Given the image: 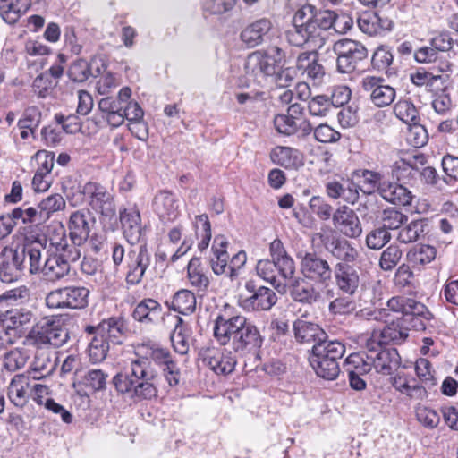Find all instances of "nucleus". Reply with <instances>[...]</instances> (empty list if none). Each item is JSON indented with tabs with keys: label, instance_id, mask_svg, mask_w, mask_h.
Listing matches in <instances>:
<instances>
[{
	"label": "nucleus",
	"instance_id": "obj_1",
	"mask_svg": "<svg viewBox=\"0 0 458 458\" xmlns=\"http://www.w3.org/2000/svg\"><path fill=\"white\" fill-rule=\"evenodd\" d=\"M144 348V355L132 360L124 372L116 374L113 378L117 392L130 394L131 397L138 400H150L157 394L155 385L157 372L150 360L164 368L174 363L168 349L156 344L145 345Z\"/></svg>",
	"mask_w": 458,
	"mask_h": 458
},
{
	"label": "nucleus",
	"instance_id": "obj_2",
	"mask_svg": "<svg viewBox=\"0 0 458 458\" xmlns=\"http://www.w3.org/2000/svg\"><path fill=\"white\" fill-rule=\"evenodd\" d=\"M214 337L242 355L257 352L263 344L258 327L242 315L219 314L214 321Z\"/></svg>",
	"mask_w": 458,
	"mask_h": 458
},
{
	"label": "nucleus",
	"instance_id": "obj_3",
	"mask_svg": "<svg viewBox=\"0 0 458 458\" xmlns=\"http://www.w3.org/2000/svg\"><path fill=\"white\" fill-rule=\"evenodd\" d=\"M81 249L69 245L63 232L58 240H50L49 248L46 250L42 276L48 281L56 282L71 273V263L79 260Z\"/></svg>",
	"mask_w": 458,
	"mask_h": 458
},
{
	"label": "nucleus",
	"instance_id": "obj_4",
	"mask_svg": "<svg viewBox=\"0 0 458 458\" xmlns=\"http://www.w3.org/2000/svg\"><path fill=\"white\" fill-rule=\"evenodd\" d=\"M285 53L277 46H270L266 50L255 51L247 56L246 74L258 83L267 76H272L284 65Z\"/></svg>",
	"mask_w": 458,
	"mask_h": 458
},
{
	"label": "nucleus",
	"instance_id": "obj_5",
	"mask_svg": "<svg viewBox=\"0 0 458 458\" xmlns=\"http://www.w3.org/2000/svg\"><path fill=\"white\" fill-rule=\"evenodd\" d=\"M26 339L37 346L49 344L61 347L68 341L69 332L61 318L49 317L38 322L29 332Z\"/></svg>",
	"mask_w": 458,
	"mask_h": 458
},
{
	"label": "nucleus",
	"instance_id": "obj_6",
	"mask_svg": "<svg viewBox=\"0 0 458 458\" xmlns=\"http://www.w3.org/2000/svg\"><path fill=\"white\" fill-rule=\"evenodd\" d=\"M89 290L84 286H66L51 291L46 296L50 309H83L89 303Z\"/></svg>",
	"mask_w": 458,
	"mask_h": 458
},
{
	"label": "nucleus",
	"instance_id": "obj_7",
	"mask_svg": "<svg viewBox=\"0 0 458 458\" xmlns=\"http://www.w3.org/2000/svg\"><path fill=\"white\" fill-rule=\"evenodd\" d=\"M333 50L337 55V70L342 73L353 72L368 56V50L361 43L348 38L336 41Z\"/></svg>",
	"mask_w": 458,
	"mask_h": 458
},
{
	"label": "nucleus",
	"instance_id": "obj_8",
	"mask_svg": "<svg viewBox=\"0 0 458 458\" xmlns=\"http://www.w3.org/2000/svg\"><path fill=\"white\" fill-rule=\"evenodd\" d=\"M244 288L248 294H241L239 301L245 310H269L277 301V296L272 289L258 285L254 280H248Z\"/></svg>",
	"mask_w": 458,
	"mask_h": 458
},
{
	"label": "nucleus",
	"instance_id": "obj_9",
	"mask_svg": "<svg viewBox=\"0 0 458 458\" xmlns=\"http://www.w3.org/2000/svg\"><path fill=\"white\" fill-rule=\"evenodd\" d=\"M382 345L375 338H368L365 348L376 371L390 375L400 366L401 357L395 348H383Z\"/></svg>",
	"mask_w": 458,
	"mask_h": 458
},
{
	"label": "nucleus",
	"instance_id": "obj_10",
	"mask_svg": "<svg viewBox=\"0 0 458 458\" xmlns=\"http://www.w3.org/2000/svg\"><path fill=\"white\" fill-rule=\"evenodd\" d=\"M81 193L87 199L89 206L103 217L112 219L115 216L114 198L105 186L95 182H88L82 187Z\"/></svg>",
	"mask_w": 458,
	"mask_h": 458
},
{
	"label": "nucleus",
	"instance_id": "obj_11",
	"mask_svg": "<svg viewBox=\"0 0 458 458\" xmlns=\"http://www.w3.org/2000/svg\"><path fill=\"white\" fill-rule=\"evenodd\" d=\"M151 254L146 244L131 248L125 258V281L130 285L139 284L150 266Z\"/></svg>",
	"mask_w": 458,
	"mask_h": 458
},
{
	"label": "nucleus",
	"instance_id": "obj_12",
	"mask_svg": "<svg viewBox=\"0 0 458 458\" xmlns=\"http://www.w3.org/2000/svg\"><path fill=\"white\" fill-rule=\"evenodd\" d=\"M301 273L304 278L327 285L333 278L328 261L316 252H306L301 259Z\"/></svg>",
	"mask_w": 458,
	"mask_h": 458
},
{
	"label": "nucleus",
	"instance_id": "obj_13",
	"mask_svg": "<svg viewBox=\"0 0 458 458\" xmlns=\"http://www.w3.org/2000/svg\"><path fill=\"white\" fill-rule=\"evenodd\" d=\"M25 268V254L18 249L5 247L0 253V280L12 283L19 280Z\"/></svg>",
	"mask_w": 458,
	"mask_h": 458
},
{
	"label": "nucleus",
	"instance_id": "obj_14",
	"mask_svg": "<svg viewBox=\"0 0 458 458\" xmlns=\"http://www.w3.org/2000/svg\"><path fill=\"white\" fill-rule=\"evenodd\" d=\"M131 97V89L129 87H123L120 89L117 98L106 97L99 100L98 109L101 112L102 118L112 127H118L123 124V106Z\"/></svg>",
	"mask_w": 458,
	"mask_h": 458
},
{
	"label": "nucleus",
	"instance_id": "obj_15",
	"mask_svg": "<svg viewBox=\"0 0 458 458\" xmlns=\"http://www.w3.org/2000/svg\"><path fill=\"white\" fill-rule=\"evenodd\" d=\"M94 218L89 209H80L71 214L68 230L71 243L80 249L89 239Z\"/></svg>",
	"mask_w": 458,
	"mask_h": 458
},
{
	"label": "nucleus",
	"instance_id": "obj_16",
	"mask_svg": "<svg viewBox=\"0 0 458 458\" xmlns=\"http://www.w3.org/2000/svg\"><path fill=\"white\" fill-rule=\"evenodd\" d=\"M385 79L376 76H365L361 81V88L369 94L372 103L378 107L388 106L395 98V89L385 83Z\"/></svg>",
	"mask_w": 458,
	"mask_h": 458
},
{
	"label": "nucleus",
	"instance_id": "obj_17",
	"mask_svg": "<svg viewBox=\"0 0 458 458\" xmlns=\"http://www.w3.org/2000/svg\"><path fill=\"white\" fill-rule=\"evenodd\" d=\"M386 323L382 330H374L369 338H375L381 344H400L407 339L409 324L405 318H395L391 321L386 319Z\"/></svg>",
	"mask_w": 458,
	"mask_h": 458
},
{
	"label": "nucleus",
	"instance_id": "obj_18",
	"mask_svg": "<svg viewBox=\"0 0 458 458\" xmlns=\"http://www.w3.org/2000/svg\"><path fill=\"white\" fill-rule=\"evenodd\" d=\"M287 42L294 47L310 49L321 48L325 44V38H318L313 25H294L285 32Z\"/></svg>",
	"mask_w": 458,
	"mask_h": 458
},
{
	"label": "nucleus",
	"instance_id": "obj_19",
	"mask_svg": "<svg viewBox=\"0 0 458 458\" xmlns=\"http://www.w3.org/2000/svg\"><path fill=\"white\" fill-rule=\"evenodd\" d=\"M126 330L123 318L115 317L104 319L97 327L88 326L86 327V332L106 338L109 344H121Z\"/></svg>",
	"mask_w": 458,
	"mask_h": 458
},
{
	"label": "nucleus",
	"instance_id": "obj_20",
	"mask_svg": "<svg viewBox=\"0 0 458 458\" xmlns=\"http://www.w3.org/2000/svg\"><path fill=\"white\" fill-rule=\"evenodd\" d=\"M335 227L348 238H358L362 233V225L359 216L352 208L343 206L333 214Z\"/></svg>",
	"mask_w": 458,
	"mask_h": 458
},
{
	"label": "nucleus",
	"instance_id": "obj_21",
	"mask_svg": "<svg viewBox=\"0 0 458 458\" xmlns=\"http://www.w3.org/2000/svg\"><path fill=\"white\" fill-rule=\"evenodd\" d=\"M335 285L340 291L353 295L360 286V275L351 265L345 262H337L333 268Z\"/></svg>",
	"mask_w": 458,
	"mask_h": 458
},
{
	"label": "nucleus",
	"instance_id": "obj_22",
	"mask_svg": "<svg viewBox=\"0 0 458 458\" xmlns=\"http://www.w3.org/2000/svg\"><path fill=\"white\" fill-rule=\"evenodd\" d=\"M323 244L327 252H329L338 262L354 263L359 258V250L352 242L344 238L327 237L323 240Z\"/></svg>",
	"mask_w": 458,
	"mask_h": 458
},
{
	"label": "nucleus",
	"instance_id": "obj_23",
	"mask_svg": "<svg viewBox=\"0 0 458 458\" xmlns=\"http://www.w3.org/2000/svg\"><path fill=\"white\" fill-rule=\"evenodd\" d=\"M450 69L451 64L448 62L444 63L439 67L441 74L420 69L411 74V81L414 85L418 87L425 86L428 90H433L434 88H436V89H442L448 81L449 76L446 72H449Z\"/></svg>",
	"mask_w": 458,
	"mask_h": 458
},
{
	"label": "nucleus",
	"instance_id": "obj_24",
	"mask_svg": "<svg viewBox=\"0 0 458 458\" xmlns=\"http://www.w3.org/2000/svg\"><path fill=\"white\" fill-rule=\"evenodd\" d=\"M269 256L280 268L279 276L284 281L291 280L295 273V263L280 239L276 238L270 242Z\"/></svg>",
	"mask_w": 458,
	"mask_h": 458
},
{
	"label": "nucleus",
	"instance_id": "obj_25",
	"mask_svg": "<svg viewBox=\"0 0 458 458\" xmlns=\"http://www.w3.org/2000/svg\"><path fill=\"white\" fill-rule=\"evenodd\" d=\"M327 195L333 199H341L349 204H354L359 200V186L349 179L332 180L326 183Z\"/></svg>",
	"mask_w": 458,
	"mask_h": 458
},
{
	"label": "nucleus",
	"instance_id": "obj_26",
	"mask_svg": "<svg viewBox=\"0 0 458 458\" xmlns=\"http://www.w3.org/2000/svg\"><path fill=\"white\" fill-rule=\"evenodd\" d=\"M120 222L123 236L127 242L131 245L139 242L143 230L139 209L136 208H130L121 210Z\"/></svg>",
	"mask_w": 458,
	"mask_h": 458
},
{
	"label": "nucleus",
	"instance_id": "obj_27",
	"mask_svg": "<svg viewBox=\"0 0 458 458\" xmlns=\"http://www.w3.org/2000/svg\"><path fill=\"white\" fill-rule=\"evenodd\" d=\"M357 23L360 30L369 36L389 31L393 26V21L388 17L373 11L361 13L357 19Z\"/></svg>",
	"mask_w": 458,
	"mask_h": 458
},
{
	"label": "nucleus",
	"instance_id": "obj_28",
	"mask_svg": "<svg viewBox=\"0 0 458 458\" xmlns=\"http://www.w3.org/2000/svg\"><path fill=\"white\" fill-rule=\"evenodd\" d=\"M306 278H293L286 280L289 284L290 294L293 301L303 304L312 305L321 299L320 292Z\"/></svg>",
	"mask_w": 458,
	"mask_h": 458
},
{
	"label": "nucleus",
	"instance_id": "obj_29",
	"mask_svg": "<svg viewBox=\"0 0 458 458\" xmlns=\"http://www.w3.org/2000/svg\"><path fill=\"white\" fill-rule=\"evenodd\" d=\"M272 29L269 19H259L244 28L240 38L248 47H255L266 40Z\"/></svg>",
	"mask_w": 458,
	"mask_h": 458
},
{
	"label": "nucleus",
	"instance_id": "obj_30",
	"mask_svg": "<svg viewBox=\"0 0 458 458\" xmlns=\"http://www.w3.org/2000/svg\"><path fill=\"white\" fill-rule=\"evenodd\" d=\"M203 361L218 375L231 374L235 368L236 359L230 352H221L216 349L208 350L205 352Z\"/></svg>",
	"mask_w": 458,
	"mask_h": 458
},
{
	"label": "nucleus",
	"instance_id": "obj_31",
	"mask_svg": "<svg viewBox=\"0 0 458 458\" xmlns=\"http://www.w3.org/2000/svg\"><path fill=\"white\" fill-rule=\"evenodd\" d=\"M174 195L166 191L157 193L153 201L154 210L163 222H171L179 216V205Z\"/></svg>",
	"mask_w": 458,
	"mask_h": 458
},
{
	"label": "nucleus",
	"instance_id": "obj_32",
	"mask_svg": "<svg viewBox=\"0 0 458 458\" xmlns=\"http://www.w3.org/2000/svg\"><path fill=\"white\" fill-rule=\"evenodd\" d=\"M295 339L300 343H319L322 339L327 338L326 332L318 325L312 322L299 318L293 323Z\"/></svg>",
	"mask_w": 458,
	"mask_h": 458
},
{
	"label": "nucleus",
	"instance_id": "obj_33",
	"mask_svg": "<svg viewBox=\"0 0 458 458\" xmlns=\"http://www.w3.org/2000/svg\"><path fill=\"white\" fill-rule=\"evenodd\" d=\"M31 386L28 377L19 374L11 380L7 388V396L16 407L23 408L28 403V392Z\"/></svg>",
	"mask_w": 458,
	"mask_h": 458
},
{
	"label": "nucleus",
	"instance_id": "obj_34",
	"mask_svg": "<svg viewBox=\"0 0 458 458\" xmlns=\"http://www.w3.org/2000/svg\"><path fill=\"white\" fill-rule=\"evenodd\" d=\"M345 353V345L338 340L322 339L321 342L314 344L312 355L318 359H325L337 361Z\"/></svg>",
	"mask_w": 458,
	"mask_h": 458
},
{
	"label": "nucleus",
	"instance_id": "obj_35",
	"mask_svg": "<svg viewBox=\"0 0 458 458\" xmlns=\"http://www.w3.org/2000/svg\"><path fill=\"white\" fill-rule=\"evenodd\" d=\"M279 269L277 264L270 259H259L256 265L257 275L281 292L284 290L287 283L279 276Z\"/></svg>",
	"mask_w": 458,
	"mask_h": 458
},
{
	"label": "nucleus",
	"instance_id": "obj_36",
	"mask_svg": "<svg viewBox=\"0 0 458 458\" xmlns=\"http://www.w3.org/2000/svg\"><path fill=\"white\" fill-rule=\"evenodd\" d=\"M380 196L388 202L402 206L410 205L412 200L411 192L407 188L387 181L380 188Z\"/></svg>",
	"mask_w": 458,
	"mask_h": 458
},
{
	"label": "nucleus",
	"instance_id": "obj_37",
	"mask_svg": "<svg viewBox=\"0 0 458 458\" xmlns=\"http://www.w3.org/2000/svg\"><path fill=\"white\" fill-rule=\"evenodd\" d=\"M122 116L123 123L126 119L131 125H133L129 127L131 133L135 134L137 138L143 140L144 137L139 134V131H140V128L142 127L145 135H147V133L146 126L141 124L144 112L140 106L136 101H131L130 98L123 106Z\"/></svg>",
	"mask_w": 458,
	"mask_h": 458
},
{
	"label": "nucleus",
	"instance_id": "obj_38",
	"mask_svg": "<svg viewBox=\"0 0 458 458\" xmlns=\"http://www.w3.org/2000/svg\"><path fill=\"white\" fill-rule=\"evenodd\" d=\"M162 313L161 305L156 300L148 298L136 305L132 317L139 322L152 323L158 319Z\"/></svg>",
	"mask_w": 458,
	"mask_h": 458
},
{
	"label": "nucleus",
	"instance_id": "obj_39",
	"mask_svg": "<svg viewBox=\"0 0 458 458\" xmlns=\"http://www.w3.org/2000/svg\"><path fill=\"white\" fill-rule=\"evenodd\" d=\"M428 221L426 219H416L412 220L404 226H401L397 240L401 243H411L420 240L427 234Z\"/></svg>",
	"mask_w": 458,
	"mask_h": 458
},
{
	"label": "nucleus",
	"instance_id": "obj_40",
	"mask_svg": "<svg viewBox=\"0 0 458 458\" xmlns=\"http://www.w3.org/2000/svg\"><path fill=\"white\" fill-rule=\"evenodd\" d=\"M46 247L40 242H31L22 248L20 252L25 254V259L28 258L29 260V271L31 275L41 274L43 271L44 261H43V251Z\"/></svg>",
	"mask_w": 458,
	"mask_h": 458
},
{
	"label": "nucleus",
	"instance_id": "obj_41",
	"mask_svg": "<svg viewBox=\"0 0 458 458\" xmlns=\"http://www.w3.org/2000/svg\"><path fill=\"white\" fill-rule=\"evenodd\" d=\"M298 154V150L293 148L277 146L271 151L270 158L284 168H296L301 164Z\"/></svg>",
	"mask_w": 458,
	"mask_h": 458
},
{
	"label": "nucleus",
	"instance_id": "obj_42",
	"mask_svg": "<svg viewBox=\"0 0 458 458\" xmlns=\"http://www.w3.org/2000/svg\"><path fill=\"white\" fill-rule=\"evenodd\" d=\"M169 309L181 314L192 313L196 309V297L189 290H180L173 297L171 302L166 301Z\"/></svg>",
	"mask_w": 458,
	"mask_h": 458
},
{
	"label": "nucleus",
	"instance_id": "obj_43",
	"mask_svg": "<svg viewBox=\"0 0 458 458\" xmlns=\"http://www.w3.org/2000/svg\"><path fill=\"white\" fill-rule=\"evenodd\" d=\"M394 114L408 125L420 122L419 110L409 98L399 99L394 106Z\"/></svg>",
	"mask_w": 458,
	"mask_h": 458
},
{
	"label": "nucleus",
	"instance_id": "obj_44",
	"mask_svg": "<svg viewBox=\"0 0 458 458\" xmlns=\"http://www.w3.org/2000/svg\"><path fill=\"white\" fill-rule=\"evenodd\" d=\"M187 276L190 284L199 291H206L209 285V278L204 271V267L200 264L198 258L190 260L187 267Z\"/></svg>",
	"mask_w": 458,
	"mask_h": 458
},
{
	"label": "nucleus",
	"instance_id": "obj_45",
	"mask_svg": "<svg viewBox=\"0 0 458 458\" xmlns=\"http://www.w3.org/2000/svg\"><path fill=\"white\" fill-rule=\"evenodd\" d=\"M30 6V0H11L0 6V15L9 24L15 23Z\"/></svg>",
	"mask_w": 458,
	"mask_h": 458
},
{
	"label": "nucleus",
	"instance_id": "obj_46",
	"mask_svg": "<svg viewBox=\"0 0 458 458\" xmlns=\"http://www.w3.org/2000/svg\"><path fill=\"white\" fill-rule=\"evenodd\" d=\"M436 255L437 250L433 246L421 244L410 250L406 254V259L413 267H417L430 263L435 259Z\"/></svg>",
	"mask_w": 458,
	"mask_h": 458
},
{
	"label": "nucleus",
	"instance_id": "obj_47",
	"mask_svg": "<svg viewBox=\"0 0 458 458\" xmlns=\"http://www.w3.org/2000/svg\"><path fill=\"white\" fill-rule=\"evenodd\" d=\"M310 363L314 369L316 374L327 380H334L337 377L340 372L339 364L337 361L318 359L311 355Z\"/></svg>",
	"mask_w": 458,
	"mask_h": 458
},
{
	"label": "nucleus",
	"instance_id": "obj_48",
	"mask_svg": "<svg viewBox=\"0 0 458 458\" xmlns=\"http://www.w3.org/2000/svg\"><path fill=\"white\" fill-rule=\"evenodd\" d=\"M407 298L403 296H395L391 299H389L386 302L387 310L381 309L378 310H374L371 312L367 313L368 319H374L378 320L382 319L383 318H387L389 314L387 313V310L394 311L397 313L400 316H397L396 318H405V310H406V303Z\"/></svg>",
	"mask_w": 458,
	"mask_h": 458
},
{
	"label": "nucleus",
	"instance_id": "obj_49",
	"mask_svg": "<svg viewBox=\"0 0 458 458\" xmlns=\"http://www.w3.org/2000/svg\"><path fill=\"white\" fill-rule=\"evenodd\" d=\"M195 233L200 241L198 243V248L200 251L205 250L211 240V225L207 215H199L195 216L194 221Z\"/></svg>",
	"mask_w": 458,
	"mask_h": 458
},
{
	"label": "nucleus",
	"instance_id": "obj_50",
	"mask_svg": "<svg viewBox=\"0 0 458 458\" xmlns=\"http://www.w3.org/2000/svg\"><path fill=\"white\" fill-rule=\"evenodd\" d=\"M380 219L382 227L388 231L400 229L407 222L408 216L395 208H388L382 211Z\"/></svg>",
	"mask_w": 458,
	"mask_h": 458
},
{
	"label": "nucleus",
	"instance_id": "obj_51",
	"mask_svg": "<svg viewBox=\"0 0 458 458\" xmlns=\"http://www.w3.org/2000/svg\"><path fill=\"white\" fill-rule=\"evenodd\" d=\"M33 317V312L28 309H14L6 312L4 322L7 328H18L29 324Z\"/></svg>",
	"mask_w": 458,
	"mask_h": 458
},
{
	"label": "nucleus",
	"instance_id": "obj_52",
	"mask_svg": "<svg viewBox=\"0 0 458 458\" xmlns=\"http://www.w3.org/2000/svg\"><path fill=\"white\" fill-rule=\"evenodd\" d=\"M238 0H207L203 4V11L212 15H230Z\"/></svg>",
	"mask_w": 458,
	"mask_h": 458
},
{
	"label": "nucleus",
	"instance_id": "obj_53",
	"mask_svg": "<svg viewBox=\"0 0 458 458\" xmlns=\"http://www.w3.org/2000/svg\"><path fill=\"white\" fill-rule=\"evenodd\" d=\"M360 173V177L363 180L361 182L362 186L359 187V190L365 194H371L375 191H377L380 194V188L382 184L386 182V181L383 180L382 174L370 170H362Z\"/></svg>",
	"mask_w": 458,
	"mask_h": 458
},
{
	"label": "nucleus",
	"instance_id": "obj_54",
	"mask_svg": "<svg viewBox=\"0 0 458 458\" xmlns=\"http://www.w3.org/2000/svg\"><path fill=\"white\" fill-rule=\"evenodd\" d=\"M334 18V11L315 9L312 25L317 30L318 38H325V31L333 29Z\"/></svg>",
	"mask_w": 458,
	"mask_h": 458
},
{
	"label": "nucleus",
	"instance_id": "obj_55",
	"mask_svg": "<svg viewBox=\"0 0 458 458\" xmlns=\"http://www.w3.org/2000/svg\"><path fill=\"white\" fill-rule=\"evenodd\" d=\"M109 348L110 344L106 341V338H101L95 334L88 348L89 360L93 363L101 362L106 359Z\"/></svg>",
	"mask_w": 458,
	"mask_h": 458
},
{
	"label": "nucleus",
	"instance_id": "obj_56",
	"mask_svg": "<svg viewBox=\"0 0 458 458\" xmlns=\"http://www.w3.org/2000/svg\"><path fill=\"white\" fill-rule=\"evenodd\" d=\"M403 256L402 250L396 244L389 245L381 253L379 266L384 271H390L395 267Z\"/></svg>",
	"mask_w": 458,
	"mask_h": 458
},
{
	"label": "nucleus",
	"instance_id": "obj_57",
	"mask_svg": "<svg viewBox=\"0 0 458 458\" xmlns=\"http://www.w3.org/2000/svg\"><path fill=\"white\" fill-rule=\"evenodd\" d=\"M346 362L348 368H351V371L360 376L369 373L373 368V365L369 362L367 351L363 353L351 354L346 359Z\"/></svg>",
	"mask_w": 458,
	"mask_h": 458
},
{
	"label": "nucleus",
	"instance_id": "obj_58",
	"mask_svg": "<svg viewBox=\"0 0 458 458\" xmlns=\"http://www.w3.org/2000/svg\"><path fill=\"white\" fill-rule=\"evenodd\" d=\"M66 202L62 195L52 194L42 199L38 204L39 216H49L50 214L59 210H63L65 208Z\"/></svg>",
	"mask_w": 458,
	"mask_h": 458
},
{
	"label": "nucleus",
	"instance_id": "obj_59",
	"mask_svg": "<svg viewBox=\"0 0 458 458\" xmlns=\"http://www.w3.org/2000/svg\"><path fill=\"white\" fill-rule=\"evenodd\" d=\"M176 319L177 322L174 327V331L171 335V341L174 351L182 355L186 354L189 351V344L183 334V330L186 328V325H184L182 318L176 317Z\"/></svg>",
	"mask_w": 458,
	"mask_h": 458
},
{
	"label": "nucleus",
	"instance_id": "obj_60",
	"mask_svg": "<svg viewBox=\"0 0 458 458\" xmlns=\"http://www.w3.org/2000/svg\"><path fill=\"white\" fill-rule=\"evenodd\" d=\"M406 303L405 318L407 319L408 324H410L411 320H414L413 318L415 317L422 318L426 320H430L432 318V314L421 302L411 298H407Z\"/></svg>",
	"mask_w": 458,
	"mask_h": 458
},
{
	"label": "nucleus",
	"instance_id": "obj_61",
	"mask_svg": "<svg viewBox=\"0 0 458 458\" xmlns=\"http://www.w3.org/2000/svg\"><path fill=\"white\" fill-rule=\"evenodd\" d=\"M55 86L56 82L50 78L48 72H42L34 79L32 89L38 97L45 98Z\"/></svg>",
	"mask_w": 458,
	"mask_h": 458
},
{
	"label": "nucleus",
	"instance_id": "obj_62",
	"mask_svg": "<svg viewBox=\"0 0 458 458\" xmlns=\"http://www.w3.org/2000/svg\"><path fill=\"white\" fill-rule=\"evenodd\" d=\"M407 133V141L414 148H421L428 142V136L426 128L420 124V122L409 125Z\"/></svg>",
	"mask_w": 458,
	"mask_h": 458
},
{
	"label": "nucleus",
	"instance_id": "obj_63",
	"mask_svg": "<svg viewBox=\"0 0 458 458\" xmlns=\"http://www.w3.org/2000/svg\"><path fill=\"white\" fill-rule=\"evenodd\" d=\"M416 418L420 424L428 428H435L440 422V415L437 411L427 406L417 407Z\"/></svg>",
	"mask_w": 458,
	"mask_h": 458
},
{
	"label": "nucleus",
	"instance_id": "obj_64",
	"mask_svg": "<svg viewBox=\"0 0 458 458\" xmlns=\"http://www.w3.org/2000/svg\"><path fill=\"white\" fill-rule=\"evenodd\" d=\"M393 55L389 49L386 47H379L374 52L371 64L374 69L377 71H385L386 73L388 72V68L393 63Z\"/></svg>",
	"mask_w": 458,
	"mask_h": 458
}]
</instances>
